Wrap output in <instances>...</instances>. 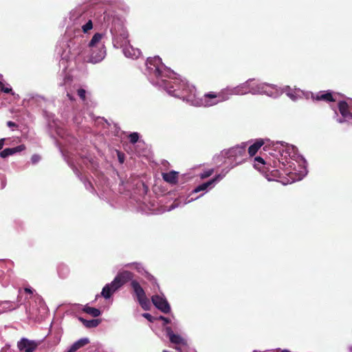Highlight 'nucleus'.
<instances>
[{
    "label": "nucleus",
    "instance_id": "f257e3e1",
    "mask_svg": "<svg viewBox=\"0 0 352 352\" xmlns=\"http://www.w3.org/2000/svg\"><path fill=\"white\" fill-rule=\"evenodd\" d=\"M297 151L293 145L278 142L272 144L270 154L277 160L273 161L272 166L274 176L284 173L289 177L287 182L293 183L301 180L307 174L306 161Z\"/></svg>",
    "mask_w": 352,
    "mask_h": 352
},
{
    "label": "nucleus",
    "instance_id": "f03ea898",
    "mask_svg": "<svg viewBox=\"0 0 352 352\" xmlns=\"http://www.w3.org/2000/svg\"><path fill=\"white\" fill-rule=\"evenodd\" d=\"M146 66V74L153 85L162 87L169 95L188 103V89L192 85H189L185 80L178 78L173 70L162 63L159 56L148 58Z\"/></svg>",
    "mask_w": 352,
    "mask_h": 352
},
{
    "label": "nucleus",
    "instance_id": "7ed1b4c3",
    "mask_svg": "<svg viewBox=\"0 0 352 352\" xmlns=\"http://www.w3.org/2000/svg\"><path fill=\"white\" fill-rule=\"evenodd\" d=\"M251 79L234 87H228L222 89L218 94L210 93L205 94L201 98H198L196 94V89L192 86L189 90L190 98H188V104L193 106L210 107L219 102L228 100L234 95H244L250 93Z\"/></svg>",
    "mask_w": 352,
    "mask_h": 352
},
{
    "label": "nucleus",
    "instance_id": "20e7f679",
    "mask_svg": "<svg viewBox=\"0 0 352 352\" xmlns=\"http://www.w3.org/2000/svg\"><path fill=\"white\" fill-rule=\"evenodd\" d=\"M67 36L64 39L58 42L56 51L61 57L60 65H63L64 70L68 60L76 58L78 56L86 57L88 49L87 47V37L83 34L74 33L73 37Z\"/></svg>",
    "mask_w": 352,
    "mask_h": 352
},
{
    "label": "nucleus",
    "instance_id": "39448f33",
    "mask_svg": "<svg viewBox=\"0 0 352 352\" xmlns=\"http://www.w3.org/2000/svg\"><path fill=\"white\" fill-rule=\"evenodd\" d=\"M69 28L67 34L72 29L74 33L87 34L93 29L91 12L87 6H80L72 10L69 13Z\"/></svg>",
    "mask_w": 352,
    "mask_h": 352
},
{
    "label": "nucleus",
    "instance_id": "423d86ee",
    "mask_svg": "<svg viewBox=\"0 0 352 352\" xmlns=\"http://www.w3.org/2000/svg\"><path fill=\"white\" fill-rule=\"evenodd\" d=\"M245 156L246 144L242 143L228 150H223L219 155H215L213 160L216 163L228 164V167L222 169L228 170V173L234 167L241 164L244 161Z\"/></svg>",
    "mask_w": 352,
    "mask_h": 352
},
{
    "label": "nucleus",
    "instance_id": "0eeeda50",
    "mask_svg": "<svg viewBox=\"0 0 352 352\" xmlns=\"http://www.w3.org/2000/svg\"><path fill=\"white\" fill-rule=\"evenodd\" d=\"M250 94H265L270 97L276 98L280 95L279 89L272 84L255 82L251 79Z\"/></svg>",
    "mask_w": 352,
    "mask_h": 352
},
{
    "label": "nucleus",
    "instance_id": "6e6552de",
    "mask_svg": "<svg viewBox=\"0 0 352 352\" xmlns=\"http://www.w3.org/2000/svg\"><path fill=\"white\" fill-rule=\"evenodd\" d=\"M110 31L113 37V44L115 47L119 48L129 44L127 40L129 36L128 32L122 25H119L116 27V24H113Z\"/></svg>",
    "mask_w": 352,
    "mask_h": 352
},
{
    "label": "nucleus",
    "instance_id": "1a4fd4ad",
    "mask_svg": "<svg viewBox=\"0 0 352 352\" xmlns=\"http://www.w3.org/2000/svg\"><path fill=\"white\" fill-rule=\"evenodd\" d=\"M338 109L342 118H338L337 121L342 123L352 120V99L349 98L347 101H340Z\"/></svg>",
    "mask_w": 352,
    "mask_h": 352
},
{
    "label": "nucleus",
    "instance_id": "9d476101",
    "mask_svg": "<svg viewBox=\"0 0 352 352\" xmlns=\"http://www.w3.org/2000/svg\"><path fill=\"white\" fill-rule=\"evenodd\" d=\"M131 285L133 289L134 293L135 294L138 300L141 305V307L147 310L149 307V301L146 296V294L143 289V288L140 286L139 283L135 280H132L131 282Z\"/></svg>",
    "mask_w": 352,
    "mask_h": 352
},
{
    "label": "nucleus",
    "instance_id": "9b49d317",
    "mask_svg": "<svg viewBox=\"0 0 352 352\" xmlns=\"http://www.w3.org/2000/svg\"><path fill=\"white\" fill-rule=\"evenodd\" d=\"M228 170H222L221 173L217 175L213 179L199 185L193 190L192 193L207 190L208 188H213L218 182L221 181L227 175Z\"/></svg>",
    "mask_w": 352,
    "mask_h": 352
},
{
    "label": "nucleus",
    "instance_id": "f8f14e48",
    "mask_svg": "<svg viewBox=\"0 0 352 352\" xmlns=\"http://www.w3.org/2000/svg\"><path fill=\"white\" fill-rule=\"evenodd\" d=\"M151 300L155 307L160 310L162 312L168 314L170 311V306L164 297V294L153 295L151 297Z\"/></svg>",
    "mask_w": 352,
    "mask_h": 352
},
{
    "label": "nucleus",
    "instance_id": "ddd939ff",
    "mask_svg": "<svg viewBox=\"0 0 352 352\" xmlns=\"http://www.w3.org/2000/svg\"><path fill=\"white\" fill-rule=\"evenodd\" d=\"M106 56V50L104 45L100 46L93 50H88L86 57L89 56V61L92 63H98L102 61Z\"/></svg>",
    "mask_w": 352,
    "mask_h": 352
},
{
    "label": "nucleus",
    "instance_id": "4468645a",
    "mask_svg": "<svg viewBox=\"0 0 352 352\" xmlns=\"http://www.w3.org/2000/svg\"><path fill=\"white\" fill-rule=\"evenodd\" d=\"M38 346V343L23 338L17 342L18 349L24 352H34Z\"/></svg>",
    "mask_w": 352,
    "mask_h": 352
},
{
    "label": "nucleus",
    "instance_id": "2eb2a0df",
    "mask_svg": "<svg viewBox=\"0 0 352 352\" xmlns=\"http://www.w3.org/2000/svg\"><path fill=\"white\" fill-rule=\"evenodd\" d=\"M133 278V274L129 271L119 272L114 278L113 285H116L117 288H120L124 283Z\"/></svg>",
    "mask_w": 352,
    "mask_h": 352
},
{
    "label": "nucleus",
    "instance_id": "dca6fc26",
    "mask_svg": "<svg viewBox=\"0 0 352 352\" xmlns=\"http://www.w3.org/2000/svg\"><path fill=\"white\" fill-rule=\"evenodd\" d=\"M21 304L19 296L17 297L16 302L10 300L0 301V314L14 310L17 309Z\"/></svg>",
    "mask_w": 352,
    "mask_h": 352
},
{
    "label": "nucleus",
    "instance_id": "f3484780",
    "mask_svg": "<svg viewBox=\"0 0 352 352\" xmlns=\"http://www.w3.org/2000/svg\"><path fill=\"white\" fill-rule=\"evenodd\" d=\"M165 331L171 343L186 345V341L181 336L174 333L170 327H166Z\"/></svg>",
    "mask_w": 352,
    "mask_h": 352
},
{
    "label": "nucleus",
    "instance_id": "a211bd4d",
    "mask_svg": "<svg viewBox=\"0 0 352 352\" xmlns=\"http://www.w3.org/2000/svg\"><path fill=\"white\" fill-rule=\"evenodd\" d=\"M254 167L257 169L258 171L261 172L264 174L266 178L268 180H272V179L269 177L267 175V172L269 171V168L267 166V164L265 160L261 157H256L254 158Z\"/></svg>",
    "mask_w": 352,
    "mask_h": 352
},
{
    "label": "nucleus",
    "instance_id": "6ab92c4d",
    "mask_svg": "<svg viewBox=\"0 0 352 352\" xmlns=\"http://www.w3.org/2000/svg\"><path fill=\"white\" fill-rule=\"evenodd\" d=\"M122 47L123 54L127 58L136 59L141 54V52L139 49L134 48L133 46H131L129 44H126Z\"/></svg>",
    "mask_w": 352,
    "mask_h": 352
},
{
    "label": "nucleus",
    "instance_id": "aec40b11",
    "mask_svg": "<svg viewBox=\"0 0 352 352\" xmlns=\"http://www.w3.org/2000/svg\"><path fill=\"white\" fill-rule=\"evenodd\" d=\"M103 34L101 33H96L91 38V39L87 43V47L88 50H93L97 47H100L102 45L100 44L101 39Z\"/></svg>",
    "mask_w": 352,
    "mask_h": 352
},
{
    "label": "nucleus",
    "instance_id": "412c9836",
    "mask_svg": "<svg viewBox=\"0 0 352 352\" xmlns=\"http://www.w3.org/2000/svg\"><path fill=\"white\" fill-rule=\"evenodd\" d=\"M280 94L285 92L286 95L292 100H296L302 94L300 89H292L289 86H285L281 91L279 90Z\"/></svg>",
    "mask_w": 352,
    "mask_h": 352
},
{
    "label": "nucleus",
    "instance_id": "4be33fe9",
    "mask_svg": "<svg viewBox=\"0 0 352 352\" xmlns=\"http://www.w3.org/2000/svg\"><path fill=\"white\" fill-rule=\"evenodd\" d=\"M118 288L116 287V285H113V281L104 285L101 292V296L105 299L111 298V295L116 292Z\"/></svg>",
    "mask_w": 352,
    "mask_h": 352
},
{
    "label": "nucleus",
    "instance_id": "5701e85b",
    "mask_svg": "<svg viewBox=\"0 0 352 352\" xmlns=\"http://www.w3.org/2000/svg\"><path fill=\"white\" fill-rule=\"evenodd\" d=\"M25 149V146L23 145H19L18 146L14 148H7L0 152V157L2 158H6L10 155H12L17 152L22 151Z\"/></svg>",
    "mask_w": 352,
    "mask_h": 352
},
{
    "label": "nucleus",
    "instance_id": "b1692460",
    "mask_svg": "<svg viewBox=\"0 0 352 352\" xmlns=\"http://www.w3.org/2000/svg\"><path fill=\"white\" fill-rule=\"evenodd\" d=\"M178 172L172 170L162 174V178L168 183L175 184L177 182Z\"/></svg>",
    "mask_w": 352,
    "mask_h": 352
},
{
    "label": "nucleus",
    "instance_id": "393cba45",
    "mask_svg": "<svg viewBox=\"0 0 352 352\" xmlns=\"http://www.w3.org/2000/svg\"><path fill=\"white\" fill-rule=\"evenodd\" d=\"M89 342V340L87 338H81L74 343L68 349L71 352H76L80 348L84 346Z\"/></svg>",
    "mask_w": 352,
    "mask_h": 352
},
{
    "label": "nucleus",
    "instance_id": "a878e982",
    "mask_svg": "<svg viewBox=\"0 0 352 352\" xmlns=\"http://www.w3.org/2000/svg\"><path fill=\"white\" fill-rule=\"evenodd\" d=\"M313 98L316 100H325V101H335L336 100L333 98L331 93H322L317 94L316 96H313Z\"/></svg>",
    "mask_w": 352,
    "mask_h": 352
},
{
    "label": "nucleus",
    "instance_id": "bb28decb",
    "mask_svg": "<svg viewBox=\"0 0 352 352\" xmlns=\"http://www.w3.org/2000/svg\"><path fill=\"white\" fill-rule=\"evenodd\" d=\"M263 141L262 140L256 141L254 144L251 145L248 148V153L250 156L254 155L258 150L263 146Z\"/></svg>",
    "mask_w": 352,
    "mask_h": 352
},
{
    "label": "nucleus",
    "instance_id": "cd10ccee",
    "mask_svg": "<svg viewBox=\"0 0 352 352\" xmlns=\"http://www.w3.org/2000/svg\"><path fill=\"white\" fill-rule=\"evenodd\" d=\"M79 320L87 328L96 327L100 324V320L98 319L85 320L82 318H79Z\"/></svg>",
    "mask_w": 352,
    "mask_h": 352
},
{
    "label": "nucleus",
    "instance_id": "c85d7f7f",
    "mask_svg": "<svg viewBox=\"0 0 352 352\" xmlns=\"http://www.w3.org/2000/svg\"><path fill=\"white\" fill-rule=\"evenodd\" d=\"M57 133L59 136L61 137V138L65 139V144H69L73 145L77 142V140L72 135H67L66 137L65 138L64 133H62L61 129H58L57 131Z\"/></svg>",
    "mask_w": 352,
    "mask_h": 352
},
{
    "label": "nucleus",
    "instance_id": "c756f323",
    "mask_svg": "<svg viewBox=\"0 0 352 352\" xmlns=\"http://www.w3.org/2000/svg\"><path fill=\"white\" fill-rule=\"evenodd\" d=\"M83 311L85 313H87L94 317H98V316H100V314H101V311L98 309L89 307V306H85L83 309Z\"/></svg>",
    "mask_w": 352,
    "mask_h": 352
},
{
    "label": "nucleus",
    "instance_id": "7c9ffc66",
    "mask_svg": "<svg viewBox=\"0 0 352 352\" xmlns=\"http://www.w3.org/2000/svg\"><path fill=\"white\" fill-rule=\"evenodd\" d=\"M69 271V268L65 265H60L58 267V272L63 278H65L68 275Z\"/></svg>",
    "mask_w": 352,
    "mask_h": 352
},
{
    "label": "nucleus",
    "instance_id": "2f4dec72",
    "mask_svg": "<svg viewBox=\"0 0 352 352\" xmlns=\"http://www.w3.org/2000/svg\"><path fill=\"white\" fill-rule=\"evenodd\" d=\"M139 138H140L139 134L137 132L131 133L129 135V138L130 142L132 143V144L136 143L138 141Z\"/></svg>",
    "mask_w": 352,
    "mask_h": 352
},
{
    "label": "nucleus",
    "instance_id": "473e14b6",
    "mask_svg": "<svg viewBox=\"0 0 352 352\" xmlns=\"http://www.w3.org/2000/svg\"><path fill=\"white\" fill-rule=\"evenodd\" d=\"M213 173H214L213 168L208 169L200 174V177L201 179L207 178V177H210V175H212Z\"/></svg>",
    "mask_w": 352,
    "mask_h": 352
},
{
    "label": "nucleus",
    "instance_id": "72a5a7b5",
    "mask_svg": "<svg viewBox=\"0 0 352 352\" xmlns=\"http://www.w3.org/2000/svg\"><path fill=\"white\" fill-rule=\"evenodd\" d=\"M71 80H71L70 77L69 76H67V74H65L63 80L59 82L58 85L60 86H67L70 83Z\"/></svg>",
    "mask_w": 352,
    "mask_h": 352
},
{
    "label": "nucleus",
    "instance_id": "f704fd0d",
    "mask_svg": "<svg viewBox=\"0 0 352 352\" xmlns=\"http://www.w3.org/2000/svg\"><path fill=\"white\" fill-rule=\"evenodd\" d=\"M77 94L82 101L85 100L86 91L84 89L78 88L77 89Z\"/></svg>",
    "mask_w": 352,
    "mask_h": 352
},
{
    "label": "nucleus",
    "instance_id": "c9c22d12",
    "mask_svg": "<svg viewBox=\"0 0 352 352\" xmlns=\"http://www.w3.org/2000/svg\"><path fill=\"white\" fill-rule=\"evenodd\" d=\"M0 89L6 94H9L12 92V88L9 87H5L4 84L0 81Z\"/></svg>",
    "mask_w": 352,
    "mask_h": 352
},
{
    "label": "nucleus",
    "instance_id": "e433bc0d",
    "mask_svg": "<svg viewBox=\"0 0 352 352\" xmlns=\"http://www.w3.org/2000/svg\"><path fill=\"white\" fill-rule=\"evenodd\" d=\"M171 324L170 327L172 328V329L173 330H175V331H179L180 330V325H179V323L178 321L177 320H174L173 322L171 321V322L170 323Z\"/></svg>",
    "mask_w": 352,
    "mask_h": 352
},
{
    "label": "nucleus",
    "instance_id": "4c0bfd02",
    "mask_svg": "<svg viewBox=\"0 0 352 352\" xmlns=\"http://www.w3.org/2000/svg\"><path fill=\"white\" fill-rule=\"evenodd\" d=\"M133 265L135 266V268L139 273L143 274L144 272H145V273L148 274L146 272H145L143 267L140 264L133 263Z\"/></svg>",
    "mask_w": 352,
    "mask_h": 352
},
{
    "label": "nucleus",
    "instance_id": "58836bf2",
    "mask_svg": "<svg viewBox=\"0 0 352 352\" xmlns=\"http://www.w3.org/2000/svg\"><path fill=\"white\" fill-rule=\"evenodd\" d=\"M41 160V157L38 155H33L31 157V162L33 164L38 163Z\"/></svg>",
    "mask_w": 352,
    "mask_h": 352
},
{
    "label": "nucleus",
    "instance_id": "ea45409f",
    "mask_svg": "<svg viewBox=\"0 0 352 352\" xmlns=\"http://www.w3.org/2000/svg\"><path fill=\"white\" fill-rule=\"evenodd\" d=\"M157 319L162 320L164 325L171 322V320L162 316H159Z\"/></svg>",
    "mask_w": 352,
    "mask_h": 352
},
{
    "label": "nucleus",
    "instance_id": "a19ab883",
    "mask_svg": "<svg viewBox=\"0 0 352 352\" xmlns=\"http://www.w3.org/2000/svg\"><path fill=\"white\" fill-rule=\"evenodd\" d=\"M6 185V181L3 175H0V188H3Z\"/></svg>",
    "mask_w": 352,
    "mask_h": 352
},
{
    "label": "nucleus",
    "instance_id": "79ce46f5",
    "mask_svg": "<svg viewBox=\"0 0 352 352\" xmlns=\"http://www.w3.org/2000/svg\"><path fill=\"white\" fill-rule=\"evenodd\" d=\"M84 184H85V188L87 189V190H91L93 188L92 187V184H91V182L89 181H87V180H85L84 182Z\"/></svg>",
    "mask_w": 352,
    "mask_h": 352
},
{
    "label": "nucleus",
    "instance_id": "37998d69",
    "mask_svg": "<svg viewBox=\"0 0 352 352\" xmlns=\"http://www.w3.org/2000/svg\"><path fill=\"white\" fill-rule=\"evenodd\" d=\"M142 316L144 317L145 318H146L150 322H153V317L148 313L143 314Z\"/></svg>",
    "mask_w": 352,
    "mask_h": 352
},
{
    "label": "nucleus",
    "instance_id": "c03bdc74",
    "mask_svg": "<svg viewBox=\"0 0 352 352\" xmlns=\"http://www.w3.org/2000/svg\"><path fill=\"white\" fill-rule=\"evenodd\" d=\"M148 278H149V280H153V283H155V285H156V287H157V288H159V285H158V284L157 283L156 280L154 278V277H153V276H151V275H150V274H148Z\"/></svg>",
    "mask_w": 352,
    "mask_h": 352
},
{
    "label": "nucleus",
    "instance_id": "a18cd8bd",
    "mask_svg": "<svg viewBox=\"0 0 352 352\" xmlns=\"http://www.w3.org/2000/svg\"><path fill=\"white\" fill-rule=\"evenodd\" d=\"M74 122L75 123H76L77 124H80L81 122H82V118H78V116H75L74 118Z\"/></svg>",
    "mask_w": 352,
    "mask_h": 352
},
{
    "label": "nucleus",
    "instance_id": "49530a36",
    "mask_svg": "<svg viewBox=\"0 0 352 352\" xmlns=\"http://www.w3.org/2000/svg\"><path fill=\"white\" fill-rule=\"evenodd\" d=\"M67 96L70 100H73L74 99V95L71 91H67Z\"/></svg>",
    "mask_w": 352,
    "mask_h": 352
},
{
    "label": "nucleus",
    "instance_id": "de8ad7c7",
    "mask_svg": "<svg viewBox=\"0 0 352 352\" xmlns=\"http://www.w3.org/2000/svg\"><path fill=\"white\" fill-rule=\"evenodd\" d=\"M7 125L8 127L16 126V124L12 121H8Z\"/></svg>",
    "mask_w": 352,
    "mask_h": 352
},
{
    "label": "nucleus",
    "instance_id": "09e8293b",
    "mask_svg": "<svg viewBox=\"0 0 352 352\" xmlns=\"http://www.w3.org/2000/svg\"><path fill=\"white\" fill-rule=\"evenodd\" d=\"M24 290H25V292L26 293H28V294H33V292H34V290L32 288H30V287H25L24 289Z\"/></svg>",
    "mask_w": 352,
    "mask_h": 352
},
{
    "label": "nucleus",
    "instance_id": "8fccbe9b",
    "mask_svg": "<svg viewBox=\"0 0 352 352\" xmlns=\"http://www.w3.org/2000/svg\"><path fill=\"white\" fill-rule=\"evenodd\" d=\"M118 159H119L120 162V163H123L124 162V157H123V155H122L120 153H118Z\"/></svg>",
    "mask_w": 352,
    "mask_h": 352
},
{
    "label": "nucleus",
    "instance_id": "3c124183",
    "mask_svg": "<svg viewBox=\"0 0 352 352\" xmlns=\"http://www.w3.org/2000/svg\"><path fill=\"white\" fill-rule=\"evenodd\" d=\"M5 140H6L5 138L0 139V150L3 148V146L4 145Z\"/></svg>",
    "mask_w": 352,
    "mask_h": 352
},
{
    "label": "nucleus",
    "instance_id": "603ef678",
    "mask_svg": "<svg viewBox=\"0 0 352 352\" xmlns=\"http://www.w3.org/2000/svg\"><path fill=\"white\" fill-rule=\"evenodd\" d=\"M106 17H109V14L107 13H104V20L105 23L109 25V19L107 20Z\"/></svg>",
    "mask_w": 352,
    "mask_h": 352
},
{
    "label": "nucleus",
    "instance_id": "864d4df0",
    "mask_svg": "<svg viewBox=\"0 0 352 352\" xmlns=\"http://www.w3.org/2000/svg\"><path fill=\"white\" fill-rule=\"evenodd\" d=\"M199 197H197L195 198H191L190 199H186V201H185V204H188V203H190L192 201L195 200V199H197Z\"/></svg>",
    "mask_w": 352,
    "mask_h": 352
},
{
    "label": "nucleus",
    "instance_id": "5fc2aeb1",
    "mask_svg": "<svg viewBox=\"0 0 352 352\" xmlns=\"http://www.w3.org/2000/svg\"><path fill=\"white\" fill-rule=\"evenodd\" d=\"M176 208V206L175 205H172L170 206L168 210H173Z\"/></svg>",
    "mask_w": 352,
    "mask_h": 352
},
{
    "label": "nucleus",
    "instance_id": "6e6d98bb",
    "mask_svg": "<svg viewBox=\"0 0 352 352\" xmlns=\"http://www.w3.org/2000/svg\"><path fill=\"white\" fill-rule=\"evenodd\" d=\"M74 171H75L76 175L78 177H80V176H79V174H78V172L77 171V170H74Z\"/></svg>",
    "mask_w": 352,
    "mask_h": 352
},
{
    "label": "nucleus",
    "instance_id": "4d7b16f0",
    "mask_svg": "<svg viewBox=\"0 0 352 352\" xmlns=\"http://www.w3.org/2000/svg\"><path fill=\"white\" fill-rule=\"evenodd\" d=\"M66 352H71L69 349H67V351Z\"/></svg>",
    "mask_w": 352,
    "mask_h": 352
}]
</instances>
